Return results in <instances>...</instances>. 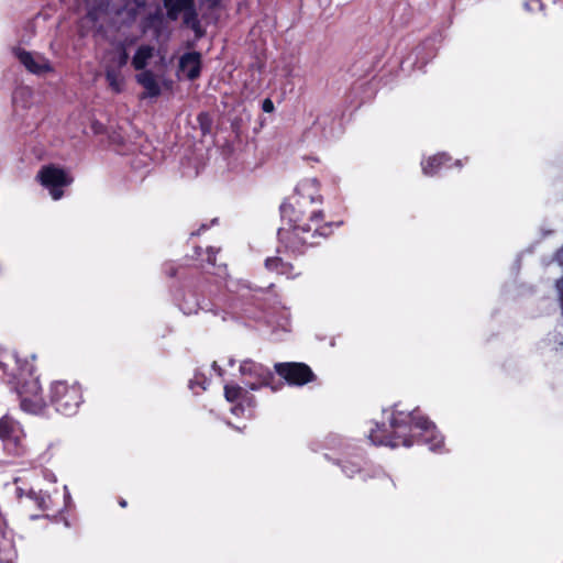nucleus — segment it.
Returning a JSON list of instances; mask_svg holds the SVG:
<instances>
[{
    "label": "nucleus",
    "instance_id": "obj_4",
    "mask_svg": "<svg viewBox=\"0 0 563 563\" xmlns=\"http://www.w3.org/2000/svg\"><path fill=\"white\" fill-rule=\"evenodd\" d=\"M20 400V408L27 413L40 415L44 411L46 402L42 395V386L36 375L22 377L11 382Z\"/></svg>",
    "mask_w": 563,
    "mask_h": 563
},
{
    "label": "nucleus",
    "instance_id": "obj_20",
    "mask_svg": "<svg viewBox=\"0 0 563 563\" xmlns=\"http://www.w3.org/2000/svg\"><path fill=\"white\" fill-rule=\"evenodd\" d=\"M153 54H154V48L152 46L141 45L136 49V52L132 58V66L134 67V69L143 70L146 67L148 59H151L153 57Z\"/></svg>",
    "mask_w": 563,
    "mask_h": 563
},
{
    "label": "nucleus",
    "instance_id": "obj_16",
    "mask_svg": "<svg viewBox=\"0 0 563 563\" xmlns=\"http://www.w3.org/2000/svg\"><path fill=\"white\" fill-rule=\"evenodd\" d=\"M451 156H449L446 153H438L432 155L421 163L422 173L426 176H434L443 167L449 166Z\"/></svg>",
    "mask_w": 563,
    "mask_h": 563
},
{
    "label": "nucleus",
    "instance_id": "obj_32",
    "mask_svg": "<svg viewBox=\"0 0 563 563\" xmlns=\"http://www.w3.org/2000/svg\"><path fill=\"white\" fill-rule=\"evenodd\" d=\"M207 227L203 224L201 225V228L196 232V233H192L194 235H199L200 234V231L201 230H205Z\"/></svg>",
    "mask_w": 563,
    "mask_h": 563
},
{
    "label": "nucleus",
    "instance_id": "obj_33",
    "mask_svg": "<svg viewBox=\"0 0 563 563\" xmlns=\"http://www.w3.org/2000/svg\"><path fill=\"white\" fill-rule=\"evenodd\" d=\"M239 409H241V405H239L238 407H235L233 411L235 412V411H236V410H239Z\"/></svg>",
    "mask_w": 563,
    "mask_h": 563
},
{
    "label": "nucleus",
    "instance_id": "obj_6",
    "mask_svg": "<svg viewBox=\"0 0 563 563\" xmlns=\"http://www.w3.org/2000/svg\"><path fill=\"white\" fill-rule=\"evenodd\" d=\"M36 179L44 188L48 189L54 200H59L64 196V188L74 181V178L64 168L54 164L42 166Z\"/></svg>",
    "mask_w": 563,
    "mask_h": 563
},
{
    "label": "nucleus",
    "instance_id": "obj_18",
    "mask_svg": "<svg viewBox=\"0 0 563 563\" xmlns=\"http://www.w3.org/2000/svg\"><path fill=\"white\" fill-rule=\"evenodd\" d=\"M166 9V16L170 21L178 20L180 13L191 8L194 0H162Z\"/></svg>",
    "mask_w": 563,
    "mask_h": 563
},
{
    "label": "nucleus",
    "instance_id": "obj_1",
    "mask_svg": "<svg viewBox=\"0 0 563 563\" xmlns=\"http://www.w3.org/2000/svg\"><path fill=\"white\" fill-rule=\"evenodd\" d=\"M320 185L317 179L300 181L292 196L279 207L283 225L277 235L280 247L294 256L302 255L308 247L320 245L333 234L342 222L325 221L322 210H308L313 203H321Z\"/></svg>",
    "mask_w": 563,
    "mask_h": 563
},
{
    "label": "nucleus",
    "instance_id": "obj_29",
    "mask_svg": "<svg viewBox=\"0 0 563 563\" xmlns=\"http://www.w3.org/2000/svg\"><path fill=\"white\" fill-rule=\"evenodd\" d=\"M202 255V249L200 246L195 247V256L200 257Z\"/></svg>",
    "mask_w": 563,
    "mask_h": 563
},
{
    "label": "nucleus",
    "instance_id": "obj_7",
    "mask_svg": "<svg viewBox=\"0 0 563 563\" xmlns=\"http://www.w3.org/2000/svg\"><path fill=\"white\" fill-rule=\"evenodd\" d=\"M35 360L36 356L32 353L14 351L7 354L4 360H0V369L11 378V382H14L35 375Z\"/></svg>",
    "mask_w": 563,
    "mask_h": 563
},
{
    "label": "nucleus",
    "instance_id": "obj_13",
    "mask_svg": "<svg viewBox=\"0 0 563 563\" xmlns=\"http://www.w3.org/2000/svg\"><path fill=\"white\" fill-rule=\"evenodd\" d=\"M179 70L185 73L189 80H195L201 73V54L199 52L185 53L179 58Z\"/></svg>",
    "mask_w": 563,
    "mask_h": 563
},
{
    "label": "nucleus",
    "instance_id": "obj_2",
    "mask_svg": "<svg viewBox=\"0 0 563 563\" xmlns=\"http://www.w3.org/2000/svg\"><path fill=\"white\" fill-rule=\"evenodd\" d=\"M435 426L418 410L404 411L395 408L389 418V424L376 423L371 429L368 439L375 445L391 448L429 443L437 440Z\"/></svg>",
    "mask_w": 563,
    "mask_h": 563
},
{
    "label": "nucleus",
    "instance_id": "obj_9",
    "mask_svg": "<svg viewBox=\"0 0 563 563\" xmlns=\"http://www.w3.org/2000/svg\"><path fill=\"white\" fill-rule=\"evenodd\" d=\"M274 369L290 386H303L317 378L311 367L301 362L276 363Z\"/></svg>",
    "mask_w": 563,
    "mask_h": 563
},
{
    "label": "nucleus",
    "instance_id": "obj_34",
    "mask_svg": "<svg viewBox=\"0 0 563 563\" xmlns=\"http://www.w3.org/2000/svg\"><path fill=\"white\" fill-rule=\"evenodd\" d=\"M441 442H442V441H441V440H439V441L434 442V443H433V445H439V443H441Z\"/></svg>",
    "mask_w": 563,
    "mask_h": 563
},
{
    "label": "nucleus",
    "instance_id": "obj_15",
    "mask_svg": "<svg viewBox=\"0 0 563 563\" xmlns=\"http://www.w3.org/2000/svg\"><path fill=\"white\" fill-rule=\"evenodd\" d=\"M394 487V483L386 474H377L365 479L366 492L373 495H383Z\"/></svg>",
    "mask_w": 563,
    "mask_h": 563
},
{
    "label": "nucleus",
    "instance_id": "obj_30",
    "mask_svg": "<svg viewBox=\"0 0 563 563\" xmlns=\"http://www.w3.org/2000/svg\"><path fill=\"white\" fill-rule=\"evenodd\" d=\"M118 503H119V505H120L122 508H125V507L128 506L126 500H125V499H123V498H120Z\"/></svg>",
    "mask_w": 563,
    "mask_h": 563
},
{
    "label": "nucleus",
    "instance_id": "obj_26",
    "mask_svg": "<svg viewBox=\"0 0 563 563\" xmlns=\"http://www.w3.org/2000/svg\"><path fill=\"white\" fill-rule=\"evenodd\" d=\"M525 5L527 10L531 12L544 10V4L542 0H527Z\"/></svg>",
    "mask_w": 563,
    "mask_h": 563
},
{
    "label": "nucleus",
    "instance_id": "obj_17",
    "mask_svg": "<svg viewBox=\"0 0 563 563\" xmlns=\"http://www.w3.org/2000/svg\"><path fill=\"white\" fill-rule=\"evenodd\" d=\"M137 82L146 90L143 98H156L161 95V87L151 70H144L136 76Z\"/></svg>",
    "mask_w": 563,
    "mask_h": 563
},
{
    "label": "nucleus",
    "instance_id": "obj_24",
    "mask_svg": "<svg viewBox=\"0 0 563 563\" xmlns=\"http://www.w3.org/2000/svg\"><path fill=\"white\" fill-rule=\"evenodd\" d=\"M29 496L32 500H34V503L37 505V507L42 511H44V512L49 511V509H51L49 504L52 503V499L48 494L43 493L42 490H40V492L31 490ZM46 516H49V514H46Z\"/></svg>",
    "mask_w": 563,
    "mask_h": 563
},
{
    "label": "nucleus",
    "instance_id": "obj_3",
    "mask_svg": "<svg viewBox=\"0 0 563 563\" xmlns=\"http://www.w3.org/2000/svg\"><path fill=\"white\" fill-rule=\"evenodd\" d=\"M48 398L57 412L70 417L77 413L84 402L82 388L78 383L55 380L49 386Z\"/></svg>",
    "mask_w": 563,
    "mask_h": 563
},
{
    "label": "nucleus",
    "instance_id": "obj_8",
    "mask_svg": "<svg viewBox=\"0 0 563 563\" xmlns=\"http://www.w3.org/2000/svg\"><path fill=\"white\" fill-rule=\"evenodd\" d=\"M129 53L123 43L109 54L104 63V77L112 92L120 93L123 90L124 79L121 70L129 62Z\"/></svg>",
    "mask_w": 563,
    "mask_h": 563
},
{
    "label": "nucleus",
    "instance_id": "obj_11",
    "mask_svg": "<svg viewBox=\"0 0 563 563\" xmlns=\"http://www.w3.org/2000/svg\"><path fill=\"white\" fill-rule=\"evenodd\" d=\"M217 289L218 286L208 278H200L195 285V291H199V295L192 294L194 299L191 301L184 298L183 302L179 303L180 309L185 314L197 312L201 305L200 298L211 297Z\"/></svg>",
    "mask_w": 563,
    "mask_h": 563
},
{
    "label": "nucleus",
    "instance_id": "obj_12",
    "mask_svg": "<svg viewBox=\"0 0 563 563\" xmlns=\"http://www.w3.org/2000/svg\"><path fill=\"white\" fill-rule=\"evenodd\" d=\"M14 55L19 62L32 74L41 75L52 71L53 69L47 59L42 58V62H36L32 53L23 48H14Z\"/></svg>",
    "mask_w": 563,
    "mask_h": 563
},
{
    "label": "nucleus",
    "instance_id": "obj_28",
    "mask_svg": "<svg viewBox=\"0 0 563 563\" xmlns=\"http://www.w3.org/2000/svg\"><path fill=\"white\" fill-rule=\"evenodd\" d=\"M274 109H275L274 102L269 98L264 99V101L262 103V110L264 112L269 113V112H273Z\"/></svg>",
    "mask_w": 563,
    "mask_h": 563
},
{
    "label": "nucleus",
    "instance_id": "obj_27",
    "mask_svg": "<svg viewBox=\"0 0 563 563\" xmlns=\"http://www.w3.org/2000/svg\"><path fill=\"white\" fill-rule=\"evenodd\" d=\"M220 252V249H216V247H212V246H209L206 251L207 253V263L212 265V266H217V260H216V256L217 254Z\"/></svg>",
    "mask_w": 563,
    "mask_h": 563
},
{
    "label": "nucleus",
    "instance_id": "obj_5",
    "mask_svg": "<svg viewBox=\"0 0 563 563\" xmlns=\"http://www.w3.org/2000/svg\"><path fill=\"white\" fill-rule=\"evenodd\" d=\"M0 440L4 450L13 456L26 452L25 432L21 423L10 415L0 418Z\"/></svg>",
    "mask_w": 563,
    "mask_h": 563
},
{
    "label": "nucleus",
    "instance_id": "obj_22",
    "mask_svg": "<svg viewBox=\"0 0 563 563\" xmlns=\"http://www.w3.org/2000/svg\"><path fill=\"white\" fill-rule=\"evenodd\" d=\"M362 462H363V459L361 456H356L355 460H350V459L342 460L340 462V465H341L343 473L347 477H354L357 473L361 472Z\"/></svg>",
    "mask_w": 563,
    "mask_h": 563
},
{
    "label": "nucleus",
    "instance_id": "obj_19",
    "mask_svg": "<svg viewBox=\"0 0 563 563\" xmlns=\"http://www.w3.org/2000/svg\"><path fill=\"white\" fill-rule=\"evenodd\" d=\"M164 24V14L158 8L154 12L148 13L142 20L143 31H154L157 35L161 33Z\"/></svg>",
    "mask_w": 563,
    "mask_h": 563
},
{
    "label": "nucleus",
    "instance_id": "obj_10",
    "mask_svg": "<svg viewBox=\"0 0 563 563\" xmlns=\"http://www.w3.org/2000/svg\"><path fill=\"white\" fill-rule=\"evenodd\" d=\"M240 373L252 379L245 383L252 390H256L263 386H271L273 390H277V387L273 386L275 380L274 373L261 363L245 360L240 365Z\"/></svg>",
    "mask_w": 563,
    "mask_h": 563
},
{
    "label": "nucleus",
    "instance_id": "obj_21",
    "mask_svg": "<svg viewBox=\"0 0 563 563\" xmlns=\"http://www.w3.org/2000/svg\"><path fill=\"white\" fill-rule=\"evenodd\" d=\"M224 397L230 402H235L241 398L249 400V405H252L253 401V396H249L247 391L236 384H227L224 386Z\"/></svg>",
    "mask_w": 563,
    "mask_h": 563
},
{
    "label": "nucleus",
    "instance_id": "obj_23",
    "mask_svg": "<svg viewBox=\"0 0 563 563\" xmlns=\"http://www.w3.org/2000/svg\"><path fill=\"white\" fill-rule=\"evenodd\" d=\"M183 14L184 24L190 26L196 34H198L200 32V21L198 19L195 1L192 2L191 8L186 9Z\"/></svg>",
    "mask_w": 563,
    "mask_h": 563
},
{
    "label": "nucleus",
    "instance_id": "obj_14",
    "mask_svg": "<svg viewBox=\"0 0 563 563\" xmlns=\"http://www.w3.org/2000/svg\"><path fill=\"white\" fill-rule=\"evenodd\" d=\"M265 267L269 272H276L279 275H285L287 278H296L300 275L299 272L295 271V266L285 262L282 257L272 256L265 260Z\"/></svg>",
    "mask_w": 563,
    "mask_h": 563
},
{
    "label": "nucleus",
    "instance_id": "obj_25",
    "mask_svg": "<svg viewBox=\"0 0 563 563\" xmlns=\"http://www.w3.org/2000/svg\"><path fill=\"white\" fill-rule=\"evenodd\" d=\"M197 121L203 135L211 132L212 119L208 112H200L197 117Z\"/></svg>",
    "mask_w": 563,
    "mask_h": 563
},
{
    "label": "nucleus",
    "instance_id": "obj_31",
    "mask_svg": "<svg viewBox=\"0 0 563 563\" xmlns=\"http://www.w3.org/2000/svg\"><path fill=\"white\" fill-rule=\"evenodd\" d=\"M168 276H169V277H175V276H176V269H175V268H170V269L168 271Z\"/></svg>",
    "mask_w": 563,
    "mask_h": 563
}]
</instances>
